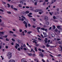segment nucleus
Listing matches in <instances>:
<instances>
[{"label":"nucleus","mask_w":62,"mask_h":62,"mask_svg":"<svg viewBox=\"0 0 62 62\" xmlns=\"http://www.w3.org/2000/svg\"><path fill=\"white\" fill-rule=\"evenodd\" d=\"M55 31H58V30L57 29H56L55 30Z\"/></svg>","instance_id":"nucleus-53"},{"label":"nucleus","mask_w":62,"mask_h":62,"mask_svg":"<svg viewBox=\"0 0 62 62\" xmlns=\"http://www.w3.org/2000/svg\"><path fill=\"white\" fill-rule=\"evenodd\" d=\"M7 13L9 14H11V12H7Z\"/></svg>","instance_id":"nucleus-31"},{"label":"nucleus","mask_w":62,"mask_h":62,"mask_svg":"<svg viewBox=\"0 0 62 62\" xmlns=\"http://www.w3.org/2000/svg\"><path fill=\"white\" fill-rule=\"evenodd\" d=\"M47 38H45V43H47Z\"/></svg>","instance_id":"nucleus-16"},{"label":"nucleus","mask_w":62,"mask_h":62,"mask_svg":"<svg viewBox=\"0 0 62 62\" xmlns=\"http://www.w3.org/2000/svg\"><path fill=\"white\" fill-rule=\"evenodd\" d=\"M18 43H21V41L19 39L18 40Z\"/></svg>","instance_id":"nucleus-28"},{"label":"nucleus","mask_w":62,"mask_h":62,"mask_svg":"<svg viewBox=\"0 0 62 62\" xmlns=\"http://www.w3.org/2000/svg\"><path fill=\"white\" fill-rule=\"evenodd\" d=\"M11 40L12 41H15V39L13 38L11 39Z\"/></svg>","instance_id":"nucleus-27"},{"label":"nucleus","mask_w":62,"mask_h":62,"mask_svg":"<svg viewBox=\"0 0 62 62\" xmlns=\"http://www.w3.org/2000/svg\"><path fill=\"white\" fill-rule=\"evenodd\" d=\"M46 24H47V25H48V24H49V22L48 21H46Z\"/></svg>","instance_id":"nucleus-22"},{"label":"nucleus","mask_w":62,"mask_h":62,"mask_svg":"<svg viewBox=\"0 0 62 62\" xmlns=\"http://www.w3.org/2000/svg\"><path fill=\"white\" fill-rule=\"evenodd\" d=\"M9 32H10V33H13V32L12 31H10Z\"/></svg>","instance_id":"nucleus-64"},{"label":"nucleus","mask_w":62,"mask_h":62,"mask_svg":"<svg viewBox=\"0 0 62 62\" xmlns=\"http://www.w3.org/2000/svg\"><path fill=\"white\" fill-rule=\"evenodd\" d=\"M46 4V2H44L43 3V5H45V4Z\"/></svg>","instance_id":"nucleus-45"},{"label":"nucleus","mask_w":62,"mask_h":62,"mask_svg":"<svg viewBox=\"0 0 62 62\" xmlns=\"http://www.w3.org/2000/svg\"><path fill=\"white\" fill-rule=\"evenodd\" d=\"M7 55L8 58L10 59L12 57V53L11 52L8 53L7 54Z\"/></svg>","instance_id":"nucleus-1"},{"label":"nucleus","mask_w":62,"mask_h":62,"mask_svg":"<svg viewBox=\"0 0 62 62\" xmlns=\"http://www.w3.org/2000/svg\"><path fill=\"white\" fill-rule=\"evenodd\" d=\"M37 2H35V3H34V5H36H36H37Z\"/></svg>","instance_id":"nucleus-60"},{"label":"nucleus","mask_w":62,"mask_h":62,"mask_svg":"<svg viewBox=\"0 0 62 62\" xmlns=\"http://www.w3.org/2000/svg\"><path fill=\"white\" fill-rule=\"evenodd\" d=\"M36 46H39V44H36Z\"/></svg>","instance_id":"nucleus-41"},{"label":"nucleus","mask_w":62,"mask_h":62,"mask_svg":"<svg viewBox=\"0 0 62 62\" xmlns=\"http://www.w3.org/2000/svg\"><path fill=\"white\" fill-rule=\"evenodd\" d=\"M6 41H9V39L8 38H6Z\"/></svg>","instance_id":"nucleus-47"},{"label":"nucleus","mask_w":62,"mask_h":62,"mask_svg":"<svg viewBox=\"0 0 62 62\" xmlns=\"http://www.w3.org/2000/svg\"><path fill=\"white\" fill-rule=\"evenodd\" d=\"M59 8H57V11H59Z\"/></svg>","instance_id":"nucleus-59"},{"label":"nucleus","mask_w":62,"mask_h":62,"mask_svg":"<svg viewBox=\"0 0 62 62\" xmlns=\"http://www.w3.org/2000/svg\"><path fill=\"white\" fill-rule=\"evenodd\" d=\"M25 13H26V14H28V13H29V11H26L25 12Z\"/></svg>","instance_id":"nucleus-17"},{"label":"nucleus","mask_w":62,"mask_h":62,"mask_svg":"<svg viewBox=\"0 0 62 62\" xmlns=\"http://www.w3.org/2000/svg\"><path fill=\"white\" fill-rule=\"evenodd\" d=\"M45 46H42V48H44H44H45Z\"/></svg>","instance_id":"nucleus-50"},{"label":"nucleus","mask_w":62,"mask_h":62,"mask_svg":"<svg viewBox=\"0 0 62 62\" xmlns=\"http://www.w3.org/2000/svg\"><path fill=\"white\" fill-rule=\"evenodd\" d=\"M20 4H23V2L22 1H20Z\"/></svg>","instance_id":"nucleus-32"},{"label":"nucleus","mask_w":62,"mask_h":62,"mask_svg":"<svg viewBox=\"0 0 62 62\" xmlns=\"http://www.w3.org/2000/svg\"><path fill=\"white\" fill-rule=\"evenodd\" d=\"M27 48L26 47V48L24 47L23 48V49L25 51H26L27 50Z\"/></svg>","instance_id":"nucleus-19"},{"label":"nucleus","mask_w":62,"mask_h":62,"mask_svg":"<svg viewBox=\"0 0 62 62\" xmlns=\"http://www.w3.org/2000/svg\"><path fill=\"white\" fill-rule=\"evenodd\" d=\"M41 10H42L41 9H37L36 10H35V11H34V12H39V11H41Z\"/></svg>","instance_id":"nucleus-6"},{"label":"nucleus","mask_w":62,"mask_h":62,"mask_svg":"<svg viewBox=\"0 0 62 62\" xmlns=\"http://www.w3.org/2000/svg\"><path fill=\"white\" fill-rule=\"evenodd\" d=\"M25 21H26V22H28V20L27 19H25Z\"/></svg>","instance_id":"nucleus-58"},{"label":"nucleus","mask_w":62,"mask_h":62,"mask_svg":"<svg viewBox=\"0 0 62 62\" xmlns=\"http://www.w3.org/2000/svg\"><path fill=\"white\" fill-rule=\"evenodd\" d=\"M25 26L26 28H27V23L25 24Z\"/></svg>","instance_id":"nucleus-29"},{"label":"nucleus","mask_w":62,"mask_h":62,"mask_svg":"<svg viewBox=\"0 0 62 62\" xmlns=\"http://www.w3.org/2000/svg\"><path fill=\"white\" fill-rule=\"evenodd\" d=\"M34 40L32 41L33 43H35V44H37V42L36 41H37V40L34 39Z\"/></svg>","instance_id":"nucleus-9"},{"label":"nucleus","mask_w":62,"mask_h":62,"mask_svg":"<svg viewBox=\"0 0 62 62\" xmlns=\"http://www.w3.org/2000/svg\"><path fill=\"white\" fill-rule=\"evenodd\" d=\"M25 61V59L24 58H23L21 60L22 62H24Z\"/></svg>","instance_id":"nucleus-11"},{"label":"nucleus","mask_w":62,"mask_h":62,"mask_svg":"<svg viewBox=\"0 0 62 62\" xmlns=\"http://www.w3.org/2000/svg\"><path fill=\"white\" fill-rule=\"evenodd\" d=\"M41 30H43V31H47V29L46 28H42L41 29Z\"/></svg>","instance_id":"nucleus-8"},{"label":"nucleus","mask_w":62,"mask_h":62,"mask_svg":"<svg viewBox=\"0 0 62 62\" xmlns=\"http://www.w3.org/2000/svg\"><path fill=\"white\" fill-rule=\"evenodd\" d=\"M30 10H31V11H34V9H33V8L30 9Z\"/></svg>","instance_id":"nucleus-48"},{"label":"nucleus","mask_w":62,"mask_h":62,"mask_svg":"<svg viewBox=\"0 0 62 62\" xmlns=\"http://www.w3.org/2000/svg\"><path fill=\"white\" fill-rule=\"evenodd\" d=\"M18 7H20L21 8L22 7V6H21V4H20L18 5Z\"/></svg>","instance_id":"nucleus-42"},{"label":"nucleus","mask_w":62,"mask_h":62,"mask_svg":"<svg viewBox=\"0 0 62 62\" xmlns=\"http://www.w3.org/2000/svg\"><path fill=\"white\" fill-rule=\"evenodd\" d=\"M58 43L59 44H62L61 42L60 41H59L58 42Z\"/></svg>","instance_id":"nucleus-35"},{"label":"nucleus","mask_w":62,"mask_h":62,"mask_svg":"<svg viewBox=\"0 0 62 62\" xmlns=\"http://www.w3.org/2000/svg\"><path fill=\"white\" fill-rule=\"evenodd\" d=\"M7 5L8 6V8H9V7H10V4H9V3L7 4Z\"/></svg>","instance_id":"nucleus-25"},{"label":"nucleus","mask_w":62,"mask_h":62,"mask_svg":"<svg viewBox=\"0 0 62 62\" xmlns=\"http://www.w3.org/2000/svg\"><path fill=\"white\" fill-rule=\"evenodd\" d=\"M28 25L29 27H30L31 26V25H30V24H28Z\"/></svg>","instance_id":"nucleus-39"},{"label":"nucleus","mask_w":62,"mask_h":62,"mask_svg":"<svg viewBox=\"0 0 62 62\" xmlns=\"http://www.w3.org/2000/svg\"><path fill=\"white\" fill-rule=\"evenodd\" d=\"M14 10H18V9L17 8H14Z\"/></svg>","instance_id":"nucleus-34"},{"label":"nucleus","mask_w":62,"mask_h":62,"mask_svg":"<svg viewBox=\"0 0 62 62\" xmlns=\"http://www.w3.org/2000/svg\"><path fill=\"white\" fill-rule=\"evenodd\" d=\"M1 30H3V28L1 27L0 28V31Z\"/></svg>","instance_id":"nucleus-61"},{"label":"nucleus","mask_w":62,"mask_h":62,"mask_svg":"<svg viewBox=\"0 0 62 62\" xmlns=\"http://www.w3.org/2000/svg\"><path fill=\"white\" fill-rule=\"evenodd\" d=\"M53 29L54 30L55 28V26L54 25L53 26Z\"/></svg>","instance_id":"nucleus-26"},{"label":"nucleus","mask_w":62,"mask_h":62,"mask_svg":"<svg viewBox=\"0 0 62 62\" xmlns=\"http://www.w3.org/2000/svg\"><path fill=\"white\" fill-rule=\"evenodd\" d=\"M32 27H33V28H36V27L35 26H34V25H33L32 26Z\"/></svg>","instance_id":"nucleus-51"},{"label":"nucleus","mask_w":62,"mask_h":62,"mask_svg":"<svg viewBox=\"0 0 62 62\" xmlns=\"http://www.w3.org/2000/svg\"><path fill=\"white\" fill-rule=\"evenodd\" d=\"M0 11H2V12H4V10L2 9H0Z\"/></svg>","instance_id":"nucleus-38"},{"label":"nucleus","mask_w":62,"mask_h":62,"mask_svg":"<svg viewBox=\"0 0 62 62\" xmlns=\"http://www.w3.org/2000/svg\"><path fill=\"white\" fill-rule=\"evenodd\" d=\"M23 23L24 24H26L27 23V22H26L25 21H24Z\"/></svg>","instance_id":"nucleus-33"},{"label":"nucleus","mask_w":62,"mask_h":62,"mask_svg":"<svg viewBox=\"0 0 62 62\" xmlns=\"http://www.w3.org/2000/svg\"><path fill=\"white\" fill-rule=\"evenodd\" d=\"M28 54L29 56H31L32 55V54H31L29 53Z\"/></svg>","instance_id":"nucleus-24"},{"label":"nucleus","mask_w":62,"mask_h":62,"mask_svg":"<svg viewBox=\"0 0 62 62\" xmlns=\"http://www.w3.org/2000/svg\"><path fill=\"white\" fill-rule=\"evenodd\" d=\"M36 56V54H33L32 55L33 56L35 57V56Z\"/></svg>","instance_id":"nucleus-36"},{"label":"nucleus","mask_w":62,"mask_h":62,"mask_svg":"<svg viewBox=\"0 0 62 62\" xmlns=\"http://www.w3.org/2000/svg\"><path fill=\"white\" fill-rule=\"evenodd\" d=\"M61 39H57V40L58 41H59V40H60Z\"/></svg>","instance_id":"nucleus-55"},{"label":"nucleus","mask_w":62,"mask_h":62,"mask_svg":"<svg viewBox=\"0 0 62 62\" xmlns=\"http://www.w3.org/2000/svg\"><path fill=\"white\" fill-rule=\"evenodd\" d=\"M11 7L12 9H13V5L11 6Z\"/></svg>","instance_id":"nucleus-49"},{"label":"nucleus","mask_w":62,"mask_h":62,"mask_svg":"<svg viewBox=\"0 0 62 62\" xmlns=\"http://www.w3.org/2000/svg\"><path fill=\"white\" fill-rule=\"evenodd\" d=\"M23 46L24 47H26V46L25 45V44H23Z\"/></svg>","instance_id":"nucleus-52"},{"label":"nucleus","mask_w":62,"mask_h":62,"mask_svg":"<svg viewBox=\"0 0 62 62\" xmlns=\"http://www.w3.org/2000/svg\"><path fill=\"white\" fill-rule=\"evenodd\" d=\"M8 62H15V61L13 59H11Z\"/></svg>","instance_id":"nucleus-4"},{"label":"nucleus","mask_w":62,"mask_h":62,"mask_svg":"<svg viewBox=\"0 0 62 62\" xmlns=\"http://www.w3.org/2000/svg\"><path fill=\"white\" fill-rule=\"evenodd\" d=\"M49 13L51 15V16H52V14L51 12H49Z\"/></svg>","instance_id":"nucleus-54"},{"label":"nucleus","mask_w":62,"mask_h":62,"mask_svg":"<svg viewBox=\"0 0 62 62\" xmlns=\"http://www.w3.org/2000/svg\"><path fill=\"white\" fill-rule=\"evenodd\" d=\"M50 56H51L52 57H54V56H53L51 54H50Z\"/></svg>","instance_id":"nucleus-56"},{"label":"nucleus","mask_w":62,"mask_h":62,"mask_svg":"<svg viewBox=\"0 0 62 62\" xmlns=\"http://www.w3.org/2000/svg\"><path fill=\"white\" fill-rule=\"evenodd\" d=\"M36 0H32V2L33 3H35V2H36Z\"/></svg>","instance_id":"nucleus-30"},{"label":"nucleus","mask_w":62,"mask_h":62,"mask_svg":"<svg viewBox=\"0 0 62 62\" xmlns=\"http://www.w3.org/2000/svg\"><path fill=\"white\" fill-rule=\"evenodd\" d=\"M57 28L59 30H62V28L60 27V26H57Z\"/></svg>","instance_id":"nucleus-5"},{"label":"nucleus","mask_w":62,"mask_h":62,"mask_svg":"<svg viewBox=\"0 0 62 62\" xmlns=\"http://www.w3.org/2000/svg\"><path fill=\"white\" fill-rule=\"evenodd\" d=\"M0 57L1 58H2V60H3L4 59V58L3 57V56H0Z\"/></svg>","instance_id":"nucleus-46"},{"label":"nucleus","mask_w":62,"mask_h":62,"mask_svg":"<svg viewBox=\"0 0 62 62\" xmlns=\"http://www.w3.org/2000/svg\"><path fill=\"white\" fill-rule=\"evenodd\" d=\"M27 33L28 34H30V33H32V32L31 31H28V32H27Z\"/></svg>","instance_id":"nucleus-21"},{"label":"nucleus","mask_w":62,"mask_h":62,"mask_svg":"<svg viewBox=\"0 0 62 62\" xmlns=\"http://www.w3.org/2000/svg\"><path fill=\"white\" fill-rule=\"evenodd\" d=\"M48 19V17H47V16H45V21H47Z\"/></svg>","instance_id":"nucleus-10"},{"label":"nucleus","mask_w":62,"mask_h":62,"mask_svg":"<svg viewBox=\"0 0 62 62\" xmlns=\"http://www.w3.org/2000/svg\"><path fill=\"white\" fill-rule=\"evenodd\" d=\"M34 48H34V50L36 51V52H37L38 51V50H37V48L36 46H34Z\"/></svg>","instance_id":"nucleus-12"},{"label":"nucleus","mask_w":62,"mask_h":62,"mask_svg":"<svg viewBox=\"0 0 62 62\" xmlns=\"http://www.w3.org/2000/svg\"><path fill=\"white\" fill-rule=\"evenodd\" d=\"M37 30H38V31H39V30L40 29V27H37Z\"/></svg>","instance_id":"nucleus-14"},{"label":"nucleus","mask_w":62,"mask_h":62,"mask_svg":"<svg viewBox=\"0 0 62 62\" xmlns=\"http://www.w3.org/2000/svg\"><path fill=\"white\" fill-rule=\"evenodd\" d=\"M40 54H39V56L41 57H43L44 56L43 54L42 53V52H39Z\"/></svg>","instance_id":"nucleus-2"},{"label":"nucleus","mask_w":62,"mask_h":62,"mask_svg":"<svg viewBox=\"0 0 62 62\" xmlns=\"http://www.w3.org/2000/svg\"><path fill=\"white\" fill-rule=\"evenodd\" d=\"M32 20H33V21H34V22H35V21H36V19L35 18H33L32 19Z\"/></svg>","instance_id":"nucleus-37"},{"label":"nucleus","mask_w":62,"mask_h":62,"mask_svg":"<svg viewBox=\"0 0 62 62\" xmlns=\"http://www.w3.org/2000/svg\"><path fill=\"white\" fill-rule=\"evenodd\" d=\"M16 45L15 47V48H16V49H17L18 48V46L19 47V44H17V43H16Z\"/></svg>","instance_id":"nucleus-3"},{"label":"nucleus","mask_w":62,"mask_h":62,"mask_svg":"<svg viewBox=\"0 0 62 62\" xmlns=\"http://www.w3.org/2000/svg\"><path fill=\"white\" fill-rule=\"evenodd\" d=\"M21 34L23 36H24L25 34H24V31H23L22 32V33Z\"/></svg>","instance_id":"nucleus-13"},{"label":"nucleus","mask_w":62,"mask_h":62,"mask_svg":"<svg viewBox=\"0 0 62 62\" xmlns=\"http://www.w3.org/2000/svg\"><path fill=\"white\" fill-rule=\"evenodd\" d=\"M53 18L54 19H56V17H55V16H54L53 17Z\"/></svg>","instance_id":"nucleus-40"},{"label":"nucleus","mask_w":62,"mask_h":62,"mask_svg":"<svg viewBox=\"0 0 62 62\" xmlns=\"http://www.w3.org/2000/svg\"><path fill=\"white\" fill-rule=\"evenodd\" d=\"M43 34L44 35H46V33L45 32H43Z\"/></svg>","instance_id":"nucleus-57"},{"label":"nucleus","mask_w":62,"mask_h":62,"mask_svg":"<svg viewBox=\"0 0 62 62\" xmlns=\"http://www.w3.org/2000/svg\"><path fill=\"white\" fill-rule=\"evenodd\" d=\"M43 27L44 28H46V25H44L43 26Z\"/></svg>","instance_id":"nucleus-62"},{"label":"nucleus","mask_w":62,"mask_h":62,"mask_svg":"<svg viewBox=\"0 0 62 62\" xmlns=\"http://www.w3.org/2000/svg\"><path fill=\"white\" fill-rule=\"evenodd\" d=\"M23 45H22L20 49H21V50H23Z\"/></svg>","instance_id":"nucleus-18"},{"label":"nucleus","mask_w":62,"mask_h":62,"mask_svg":"<svg viewBox=\"0 0 62 62\" xmlns=\"http://www.w3.org/2000/svg\"><path fill=\"white\" fill-rule=\"evenodd\" d=\"M51 36L52 37H54L55 35H54V34H51Z\"/></svg>","instance_id":"nucleus-23"},{"label":"nucleus","mask_w":62,"mask_h":62,"mask_svg":"<svg viewBox=\"0 0 62 62\" xmlns=\"http://www.w3.org/2000/svg\"><path fill=\"white\" fill-rule=\"evenodd\" d=\"M0 34L1 35H4V32L3 31L0 32Z\"/></svg>","instance_id":"nucleus-15"},{"label":"nucleus","mask_w":62,"mask_h":62,"mask_svg":"<svg viewBox=\"0 0 62 62\" xmlns=\"http://www.w3.org/2000/svg\"><path fill=\"white\" fill-rule=\"evenodd\" d=\"M39 14H42V12H39Z\"/></svg>","instance_id":"nucleus-63"},{"label":"nucleus","mask_w":62,"mask_h":62,"mask_svg":"<svg viewBox=\"0 0 62 62\" xmlns=\"http://www.w3.org/2000/svg\"><path fill=\"white\" fill-rule=\"evenodd\" d=\"M32 14L31 13H29V14H28L27 16L29 17H32V16H31L30 15H31Z\"/></svg>","instance_id":"nucleus-7"},{"label":"nucleus","mask_w":62,"mask_h":62,"mask_svg":"<svg viewBox=\"0 0 62 62\" xmlns=\"http://www.w3.org/2000/svg\"><path fill=\"white\" fill-rule=\"evenodd\" d=\"M8 35H5L4 36H3V38H7V37H8Z\"/></svg>","instance_id":"nucleus-20"},{"label":"nucleus","mask_w":62,"mask_h":62,"mask_svg":"<svg viewBox=\"0 0 62 62\" xmlns=\"http://www.w3.org/2000/svg\"><path fill=\"white\" fill-rule=\"evenodd\" d=\"M42 61L43 62H45V60H44L43 59H42Z\"/></svg>","instance_id":"nucleus-44"},{"label":"nucleus","mask_w":62,"mask_h":62,"mask_svg":"<svg viewBox=\"0 0 62 62\" xmlns=\"http://www.w3.org/2000/svg\"><path fill=\"white\" fill-rule=\"evenodd\" d=\"M17 50H18V51H20L21 50V49L20 48H18L17 49Z\"/></svg>","instance_id":"nucleus-43"}]
</instances>
